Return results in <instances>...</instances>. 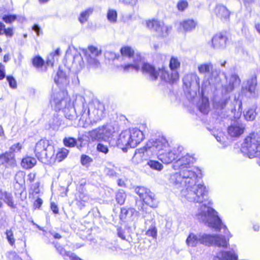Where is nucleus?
<instances>
[{"mask_svg":"<svg viewBox=\"0 0 260 260\" xmlns=\"http://www.w3.org/2000/svg\"><path fill=\"white\" fill-rule=\"evenodd\" d=\"M103 140L108 139L114 133V128L110 124L101 127Z\"/></svg>","mask_w":260,"mask_h":260,"instance_id":"nucleus-38","label":"nucleus"},{"mask_svg":"<svg viewBox=\"0 0 260 260\" xmlns=\"http://www.w3.org/2000/svg\"><path fill=\"white\" fill-rule=\"evenodd\" d=\"M82 51L90 68H97L100 67V63L98 57L102 53L100 49L95 46L90 45L87 49H82Z\"/></svg>","mask_w":260,"mask_h":260,"instance_id":"nucleus-11","label":"nucleus"},{"mask_svg":"<svg viewBox=\"0 0 260 260\" xmlns=\"http://www.w3.org/2000/svg\"><path fill=\"white\" fill-rule=\"evenodd\" d=\"M5 234L6 236V239L9 243V244L13 246L15 245V239L14 238L13 232L11 229H7L6 231Z\"/></svg>","mask_w":260,"mask_h":260,"instance_id":"nucleus-47","label":"nucleus"},{"mask_svg":"<svg viewBox=\"0 0 260 260\" xmlns=\"http://www.w3.org/2000/svg\"><path fill=\"white\" fill-rule=\"evenodd\" d=\"M135 212L134 208H126L123 207L121 209L120 214L119 215L120 219L121 220H125L128 217H131Z\"/></svg>","mask_w":260,"mask_h":260,"instance_id":"nucleus-40","label":"nucleus"},{"mask_svg":"<svg viewBox=\"0 0 260 260\" xmlns=\"http://www.w3.org/2000/svg\"><path fill=\"white\" fill-rule=\"evenodd\" d=\"M241 151L250 158L258 156L260 154V136L252 133L246 137L242 144Z\"/></svg>","mask_w":260,"mask_h":260,"instance_id":"nucleus-7","label":"nucleus"},{"mask_svg":"<svg viewBox=\"0 0 260 260\" xmlns=\"http://www.w3.org/2000/svg\"><path fill=\"white\" fill-rule=\"evenodd\" d=\"M128 131L131 137V148H135L144 140V134L141 131L136 128L129 129Z\"/></svg>","mask_w":260,"mask_h":260,"instance_id":"nucleus-19","label":"nucleus"},{"mask_svg":"<svg viewBox=\"0 0 260 260\" xmlns=\"http://www.w3.org/2000/svg\"><path fill=\"white\" fill-rule=\"evenodd\" d=\"M169 144L167 139L164 137H159L155 141H149L143 148L137 149L133 159L139 162L143 159H146V156H158L160 153L169 150Z\"/></svg>","mask_w":260,"mask_h":260,"instance_id":"nucleus-3","label":"nucleus"},{"mask_svg":"<svg viewBox=\"0 0 260 260\" xmlns=\"http://www.w3.org/2000/svg\"><path fill=\"white\" fill-rule=\"evenodd\" d=\"M6 79L11 88L15 89L17 87L16 81L12 76H8Z\"/></svg>","mask_w":260,"mask_h":260,"instance_id":"nucleus-55","label":"nucleus"},{"mask_svg":"<svg viewBox=\"0 0 260 260\" xmlns=\"http://www.w3.org/2000/svg\"><path fill=\"white\" fill-rule=\"evenodd\" d=\"M146 25L149 29L155 32L159 37H166L168 34L169 28L162 22L157 20H148Z\"/></svg>","mask_w":260,"mask_h":260,"instance_id":"nucleus-12","label":"nucleus"},{"mask_svg":"<svg viewBox=\"0 0 260 260\" xmlns=\"http://www.w3.org/2000/svg\"><path fill=\"white\" fill-rule=\"evenodd\" d=\"M84 64L82 55L79 53L76 54L73 58L72 67L77 71H80L84 67Z\"/></svg>","mask_w":260,"mask_h":260,"instance_id":"nucleus-29","label":"nucleus"},{"mask_svg":"<svg viewBox=\"0 0 260 260\" xmlns=\"http://www.w3.org/2000/svg\"><path fill=\"white\" fill-rule=\"evenodd\" d=\"M15 181L18 185L21 187L23 185L25 181V174L22 171H18L16 173L14 178Z\"/></svg>","mask_w":260,"mask_h":260,"instance_id":"nucleus-42","label":"nucleus"},{"mask_svg":"<svg viewBox=\"0 0 260 260\" xmlns=\"http://www.w3.org/2000/svg\"><path fill=\"white\" fill-rule=\"evenodd\" d=\"M226 40L225 36L220 34H216L212 38V46L216 49L224 48L226 46Z\"/></svg>","mask_w":260,"mask_h":260,"instance_id":"nucleus-21","label":"nucleus"},{"mask_svg":"<svg viewBox=\"0 0 260 260\" xmlns=\"http://www.w3.org/2000/svg\"><path fill=\"white\" fill-rule=\"evenodd\" d=\"M224 77L226 82L222 85V88L225 92L232 91L240 85L241 80L236 73H232L229 77L224 74Z\"/></svg>","mask_w":260,"mask_h":260,"instance_id":"nucleus-16","label":"nucleus"},{"mask_svg":"<svg viewBox=\"0 0 260 260\" xmlns=\"http://www.w3.org/2000/svg\"><path fill=\"white\" fill-rule=\"evenodd\" d=\"M147 164L152 169L158 171H161L163 169L162 165L157 160H149L147 161Z\"/></svg>","mask_w":260,"mask_h":260,"instance_id":"nucleus-46","label":"nucleus"},{"mask_svg":"<svg viewBox=\"0 0 260 260\" xmlns=\"http://www.w3.org/2000/svg\"><path fill=\"white\" fill-rule=\"evenodd\" d=\"M197 24V22L190 19L184 20L180 23V25L185 32L190 31L194 29Z\"/></svg>","mask_w":260,"mask_h":260,"instance_id":"nucleus-30","label":"nucleus"},{"mask_svg":"<svg viewBox=\"0 0 260 260\" xmlns=\"http://www.w3.org/2000/svg\"><path fill=\"white\" fill-rule=\"evenodd\" d=\"M247 84L246 89L251 94L254 93L257 85V79L255 74L247 80Z\"/></svg>","mask_w":260,"mask_h":260,"instance_id":"nucleus-33","label":"nucleus"},{"mask_svg":"<svg viewBox=\"0 0 260 260\" xmlns=\"http://www.w3.org/2000/svg\"><path fill=\"white\" fill-rule=\"evenodd\" d=\"M93 11V8L89 7L82 12L78 18L80 22L82 24L85 23L88 20L89 16L92 14Z\"/></svg>","mask_w":260,"mask_h":260,"instance_id":"nucleus-35","label":"nucleus"},{"mask_svg":"<svg viewBox=\"0 0 260 260\" xmlns=\"http://www.w3.org/2000/svg\"><path fill=\"white\" fill-rule=\"evenodd\" d=\"M7 258L9 260H21L19 256L15 252L10 251L7 254Z\"/></svg>","mask_w":260,"mask_h":260,"instance_id":"nucleus-59","label":"nucleus"},{"mask_svg":"<svg viewBox=\"0 0 260 260\" xmlns=\"http://www.w3.org/2000/svg\"><path fill=\"white\" fill-rule=\"evenodd\" d=\"M149 223H150L151 225L149 229L146 232V234L148 236H151L153 238H156L157 236V229L155 225V221L153 218L150 220H146V225L149 224Z\"/></svg>","mask_w":260,"mask_h":260,"instance_id":"nucleus-34","label":"nucleus"},{"mask_svg":"<svg viewBox=\"0 0 260 260\" xmlns=\"http://www.w3.org/2000/svg\"><path fill=\"white\" fill-rule=\"evenodd\" d=\"M143 202L152 208H156L157 206V202L155 198V194L150 191L146 193L142 199Z\"/></svg>","mask_w":260,"mask_h":260,"instance_id":"nucleus-24","label":"nucleus"},{"mask_svg":"<svg viewBox=\"0 0 260 260\" xmlns=\"http://www.w3.org/2000/svg\"><path fill=\"white\" fill-rule=\"evenodd\" d=\"M97 150L99 151L104 153L105 154H107L109 151L107 146L101 143H99L97 145Z\"/></svg>","mask_w":260,"mask_h":260,"instance_id":"nucleus-61","label":"nucleus"},{"mask_svg":"<svg viewBox=\"0 0 260 260\" xmlns=\"http://www.w3.org/2000/svg\"><path fill=\"white\" fill-rule=\"evenodd\" d=\"M129 138V132L128 131L122 132L117 140V145L122 149H124V147L126 148L128 147H131V143Z\"/></svg>","mask_w":260,"mask_h":260,"instance_id":"nucleus-20","label":"nucleus"},{"mask_svg":"<svg viewBox=\"0 0 260 260\" xmlns=\"http://www.w3.org/2000/svg\"><path fill=\"white\" fill-rule=\"evenodd\" d=\"M69 153V150L66 148L61 149L56 155V160L58 162L61 161L67 157Z\"/></svg>","mask_w":260,"mask_h":260,"instance_id":"nucleus-48","label":"nucleus"},{"mask_svg":"<svg viewBox=\"0 0 260 260\" xmlns=\"http://www.w3.org/2000/svg\"><path fill=\"white\" fill-rule=\"evenodd\" d=\"M0 199L3 200L10 208H16L11 193L0 189Z\"/></svg>","mask_w":260,"mask_h":260,"instance_id":"nucleus-28","label":"nucleus"},{"mask_svg":"<svg viewBox=\"0 0 260 260\" xmlns=\"http://www.w3.org/2000/svg\"><path fill=\"white\" fill-rule=\"evenodd\" d=\"M63 143L66 146L69 147H74L77 144L76 139L71 137L64 138Z\"/></svg>","mask_w":260,"mask_h":260,"instance_id":"nucleus-51","label":"nucleus"},{"mask_svg":"<svg viewBox=\"0 0 260 260\" xmlns=\"http://www.w3.org/2000/svg\"><path fill=\"white\" fill-rule=\"evenodd\" d=\"M214 235L200 234V244L206 246H213Z\"/></svg>","mask_w":260,"mask_h":260,"instance_id":"nucleus-32","label":"nucleus"},{"mask_svg":"<svg viewBox=\"0 0 260 260\" xmlns=\"http://www.w3.org/2000/svg\"><path fill=\"white\" fill-rule=\"evenodd\" d=\"M117 13L116 10L114 9H109L107 13V19L112 22L115 23L117 21Z\"/></svg>","mask_w":260,"mask_h":260,"instance_id":"nucleus-49","label":"nucleus"},{"mask_svg":"<svg viewBox=\"0 0 260 260\" xmlns=\"http://www.w3.org/2000/svg\"><path fill=\"white\" fill-rule=\"evenodd\" d=\"M199 175H196L193 170L183 172L181 174H176L171 179V184H168L175 192H180V197L190 202L204 203L210 207L211 201H208V192L206 186L201 183L197 184Z\"/></svg>","mask_w":260,"mask_h":260,"instance_id":"nucleus-1","label":"nucleus"},{"mask_svg":"<svg viewBox=\"0 0 260 260\" xmlns=\"http://www.w3.org/2000/svg\"><path fill=\"white\" fill-rule=\"evenodd\" d=\"M89 198L86 194L80 192L77 200L82 201L84 203H87L89 201Z\"/></svg>","mask_w":260,"mask_h":260,"instance_id":"nucleus-62","label":"nucleus"},{"mask_svg":"<svg viewBox=\"0 0 260 260\" xmlns=\"http://www.w3.org/2000/svg\"><path fill=\"white\" fill-rule=\"evenodd\" d=\"M54 82L58 85L67 83V79L66 73L62 71H58L56 75L54 77Z\"/></svg>","mask_w":260,"mask_h":260,"instance_id":"nucleus-41","label":"nucleus"},{"mask_svg":"<svg viewBox=\"0 0 260 260\" xmlns=\"http://www.w3.org/2000/svg\"><path fill=\"white\" fill-rule=\"evenodd\" d=\"M56 249L57 250V251L60 253V254H61L62 255H67V256H70V257L72 259V256H71L72 255V254H73V253H70L69 252H67L64 249V248L60 246H59L58 247L56 246Z\"/></svg>","mask_w":260,"mask_h":260,"instance_id":"nucleus-60","label":"nucleus"},{"mask_svg":"<svg viewBox=\"0 0 260 260\" xmlns=\"http://www.w3.org/2000/svg\"><path fill=\"white\" fill-rule=\"evenodd\" d=\"M126 199V194L123 190H119L116 194L117 202L120 205H123Z\"/></svg>","mask_w":260,"mask_h":260,"instance_id":"nucleus-50","label":"nucleus"},{"mask_svg":"<svg viewBox=\"0 0 260 260\" xmlns=\"http://www.w3.org/2000/svg\"><path fill=\"white\" fill-rule=\"evenodd\" d=\"M200 112L204 114H207L209 111V104L208 99L202 95L201 101L199 105Z\"/></svg>","mask_w":260,"mask_h":260,"instance_id":"nucleus-36","label":"nucleus"},{"mask_svg":"<svg viewBox=\"0 0 260 260\" xmlns=\"http://www.w3.org/2000/svg\"><path fill=\"white\" fill-rule=\"evenodd\" d=\"M198 72L200 74L204 75L205 77H209L211 79L214 78L218 73L213 69V64L211 62H205L200 64L198 67Z\"/></svg>","mask_w":260,"mask_h":260,"instance_id":"nucleus-18","label":"nucleus"},{"mask_svg":"<svg viewBox=\"0 0 260 260\" xmlns=\"http://www.w3.org/2000/svg\"><path fill=\"white\" fill-rule=\"evenodd\" d=\"M78 100H79L82 104V112H83L80 120H82L83 122L86 121L89 116L95 121L101 120L104 117L105 107L102 103L96 101L90 104L89 107L87 108L85 103V99L83 96H79Z\"/></svg>","mask_w":260,"mask_h":260,"instance_id":"nucleus-5","label":"nucleus"},{"mask_svg":"<svg viewBox=\"0 0 260 260\" xmlns=\"http://www.w3.org/2000/svg\"><path fill=\"white\" fill-rule=\"evenodd\" d=\"M148 190L149 189L143 187H139L135 189L136 193L139 195L141 199L144 197Z\"/></svg>","mask_w":260,"mask_h":260,"instance_id":"nucleus-54","label":"nucleus"},{"mask_svg":"<svg viewBox=\"0 0 260 260\" xmlns=\"http://www.w3.org/2000/svg\"><path fill=\"white\" fill-rule=\"evenodd\" d=\"M16 19V16L15 15H5L3 17V20L6 23H11Z\"/></svg>","mask_w":260,"mask_h":260,"instance_id":"nucleus-58","label":"nucleus"},{"mask_svg":"<svg viewBox=\"0 0 260 260\" xmlns=\"http://www.w3.org/2000/svg\"><path fill=\"white\" fill-rule=\"evenodd\" d=\"M213 246L226 248L229 245V239L226 240L225 236L222 235H214Z\"/></svg>","mask_w":260,"mask_h":260,"instance_id":"nucleus-25","label":"nucleus"},{"mask_svg":"<svg viewBox=\"0 0 260 260\" xmlns=\"http://www.w3.org/2000/svg\"><path fill=\"white\" fill-rule=\"evenodd\" d=\"M180 67V62L177 57L172 56L169 63V68L170 70H175L177 71V70Z\"/></svg>","mask_w":260,"mask_h":260,"instance_id":"nucleus-44","label":"nucleus"},{"mask_svg":"<svg viewBox=\"0 0 260 260\" xmlns=\"http://www.w3.org/2000/svg\"><path fill=\"white\" fill-rule=\"evenodd\" d=\"M200 234L195 235L191 233L187 237L186 243L188 246L195 247L198 243L200 244Z\"/></svg>","mask_w":260,"mask_h":260,"instance_id":"nucleus-31","label":"nucleus"},{"mask_svg":"<svg viewBox=\"0 0 260 260\" xmlns=\"http://www.w3.org/2000/svg\"><path fill=\"white\" fill-rule=\"evenodd\" d=\"M60 54V49L57 48L54 53H51L48 57L47 64L48 66H53L55 59L57 60V57Z\"/></svg>","mask_w":260,"mask_h":260,"instance_id":"nucleus-43","label":"nucleus"},{"mask_svg":"<svg viewBox=\"0 0 260 260\" xmlns=\"http://www.w3.org/2000/svg\"><path fill=\"white\" fill-rule=\"evenodd\" d=\"M228 102V98L220 100L218 103H214V106L219 109H223L225 107Z\"/></svg>","mask_w":260,"mask_h":260,"instance_id":"nucleus-53","label":"nucleus"},{"mask_svg":"<svg viewBox=\"0 0 260 260\" xmlns=\"http://www.w3.org/2000/svg\"><path fill=\"white\" fill-rule=\"evenodd\" d=\"M120 53L123 57H126L129 59L132 58L133 60V63H127L122 66L124 71H135L138 72L140 70L142 57L140 54L135 53L134 49L127 46L122 47L120 49Z\"/></svg>","mask_w":260,"mask_h":260,"instance_id":"nucleus-8","label":"nucleus"},{"mask_svg":"<svg viewBox=\"0 0 260 260\" xmlns=\"http://www.w3.org/2000/svg\"><path fill=\"white\" fill-rule=\"evenodd\" d=\"M101 128L99 127L89 132V136L92 141L103 140Z\"/></svg>","mask_w":260,"mask_h":260,"instance_id":"nucleus-39","label":"nucleus"},{"mask_svg":"<svg viewBox=\"0 0 260 260\" xmlns=\"http://www.w3.org/2000/svg\"><path fill=\"white\" fill-rule=\"evenodd\" d=\"M36 159L31 157H26L22 159L21 161V166L25 169L32 168L36 164Z\"/></svg>","mask_w":260,"mask_h":260,"instance_id":"nucleus-37","label":"nucleus"},{"mask_svg":"<svg viewBox=\"0 0 260 260\" xmlns=\"http://www.w3.org/2000/svg\"><path fill=\"white\" fill-rule=\"evenodd\" d=\"M159 76L162 81L170 84L176 83L179 79L178 71L170 70L169 71L165 68H159Z\"/></svg>","mask_w":260,"mask_h":260,"instance_id":"nucleus-17","label":"nucleus"},{"mask_svg":"<svg viewBox=\"0 0 260 260\" xmlns=\"http://www.w3.org/2000/svg\"><path fill=\"white\" fill-rule=\"evenodd\" d=\"M215 12L217 16L221 20H226L230 17V12L227 8L222 5H217Z\"/></svg>","mask_w":260,"mask_h":260,"instance_id":"nucleus-26","label":"nucleus"},{"mask_svg":"<svg viewBox=\"0 0 260 260\" xmlns=\"http://www.w3.org/2000/svg\"><path fill=\"white\" fill-rule=\"evenodd\" d=\"M209 85V82L208 80L204 81L200 86V92L202 95H203L206 90V87Z\"/></svg>","mask_w":260,"mask_h":260,"instance_id":"nucleus-63","label":"nucleus"},{"mask_svg":"<svg viewBox=\"0 0 260 260\" xmlns=\"http://www.w3.org/2000/svg\"><path fill=\"white\" fill-rule=\"evenodd\" d=\"M184 85L187 88H191L194 91V95L197 94V91L200 92V78L196 73L186 74L183 79Z\"/></svg>","mask_w":260,"mask_h":260,"instance_id":"nucleus-14","label":"nucleus"},{"mask_svg":"<svg viewBox=\"0 0 260 260\" xmlns=\"http://www.w3.org/2000/svg\"><path fill=\"white\" fill-rule=\"evenodd\" d=\"M195 161L194 158L186 154L183 155L182 151H181V155L176 161L173 164V168L174 170H179L178 171H175L170 173L167 177L168 184H171V180L172 178L176 174H181L183 172L193 170L196 172V175L201 174V171L198 168L195 167H190L189 165L193 164Z\"/></svg>","mask_w":260,"mask_h":260,"instance_id":"nucleus-6","label":"nucleus"},{"mask_svg":"<svg viewBox=\"0 0 260 260\" xmlns=\"http://www.w3.org/2000/svg\"><path fill=\"white\" fill-rule=\"evenodd\" d=\"M188 6V3L186 0H180L177 4V8L179 11H184Z\"/></svg>","mask_w":260,"mask_h":260,"instance_id":"nucleus-57","label":"nucleus"},{"mask_svg":"<svg viewBox=\"0 0 260 260\" xmlns=\"http://www.w3.org/2000/svg\"><path fill=\"white\" fill-rule=\"evenodd\" d=\"M0 199L3 200L10 208H16L11 193L0 189Z\"/></svg>","mask_w":260,"mask_h":260,"instance_id":"nucleus-27","label":"nucleus"},{"mask_svg":"<svg viewBox=\"0 0 260 260\" xmlns=\"http://www.w3.org/2000/svg\"><path fill=\"white\" fill-rule=\"evenodd\" d=\"M44 63L43 59L40 56H36L32 59V64L35 67H42Z\"/></svg>","mask_w":260,"mask_h":260,"instance_id":"nucleus-52","label":"nucleus"},{"mask_svg":"<svg viewBox=\"0 0 260 260\" xmlns=\"http://www.w3.org/2000/svg\"><path fill=\"white\" fill-rule=\"evenodd\" d=\"M244 127L239 124L235 123L230 125L228 128L229 135L232 137H238L244 132Z\"/></svg>","mask_w":260,"mask_h":260,"instance_id":"nucleus-22","label":"nucleus"},{"mask_svg":"<svg viewBox=\"0 0 260 260\" xmlns=\"http://www.w3.org/2000/svg\"><path fill=\"white\" fill-rule=\"evenodd\" d=\"M182 149V147H178L177 148H174L171 150L169 149L167 151L160 153L158 158L164 164H169L180 157Z\"/></svg>","mask_w":260,"mask_h":260,"instance_id":"nucleus-13","label":"nucleus"},{"mask_svg":"<svg viewBox=\"0 0 260 260\" xmlns=\"http://www.w3.org/2000/svg\"><path fill=\"white\" fill-rule=\"evenodd\" d=\"M34 152L39 160L46 162L54 155V147L48 140L42 139L36 143Z\"/></svg>","mask_w":260,"mask_h":260,"instance_id":"nucleus-9","label":"nucleus"},{"mask_svg":"<svg viewBox=\"0 0 260 260\" xmlns=\"http://www.w3.org/2000/svg\"><path fill=\"white\" fill-rule=\"evenodd\" d=\"M213 260H238V256L231 251L218 252Z\"/></svg>","mask_w":260,"mask_h":260,"instance_id":"nucleus-23","label":"nucleus"},{"mask_svg":"<svg viewBox=\"0 0 260 260\" xmlns=\"http://www.w3.org/2000/svg\"><path fill=\"white\" fill-rule=\"evenodd\" d=\"M92 161V159L88 155H82L81 157V162L83 166L88 165Z\"/></svg>","mask_w":260,"mask_h":260,"instance_id":"nucleus-56","label":"nucleus"},{"mask_svg":"<svg viewBox=\"0 0 260 260\" xmlns=\"http://www.w3.org/2000/svg\"><path fill=\"white\" fill-rule=\"evenodd\" d=\"M245 118L248 121H252L255 118L256 113L255 108L252 107L249 109L244 114Z\"/></svg>","mask_w":260,"mask_h":260,"instance_id":"nucleus-45","label":"nucleus"},{"mask_svg":"<svg viewBox=\"0 0 260 260\" xmlns=\"http://www.w3.org/2000/svg\"><path fill=\"white\" fill-rule=\"evenodd\" d=\"M196 216L199 221L216 231H220L222 228L223 229L224 234L227 236L228 239L232 237L227 226L222 223L217 212L211 207H208L205 204L202 206L199 213Z\"/></svg>","mask_w":260,"mask_h":260,"instance_id":"nucleus-4","label":"nucleus"},{"mask_svg":"<svg viewBox=\"0 0 260 260\" xmlns=\"http://www.w3.org/2000/svg\"><path fill=\"white\" fill-rule=\"evenodd\" d=\"M21 149L22 145L18 143L10 147L11 152L5 153L0 155V173L1 174H4L7 169L16 166V160L12 152H19Z\"/></svg>","mask_w":260,"mask_h":260,"instance_id":"nucleus-10","label":"nucleus"},{"mask_svg":"<svg viewBox=\"0 0 260 260\" xmlns=\"http://www.w3.org/2000/svg\"><path fill=\"white\" fill-rule=\"evenodd\" d=\"M77 97L74 104V107H71L70 99L63 91L54 92L50 101L55 110H64L65 117L69 120H73L75 117H81L82 104Z\"/></svg>","mask_w":260,"mask_h":260,"instance_id":"nucleus-2","label":"nucleus"},{"mask_svg":"<svg viewBox=\"0 0 260 260\" xmlns=\"http://www.w3.org/2000/svg\"><path fill=\"white\" fill-rule=\"evenodd\" d=\"M107 174L111 177H117L118 175V174L113 169H108Z\"/></svg>","mask_w":260,"mask_h":260,"instance_id":"nucleus-64","label":"nucleus"},{"mask_svg":"<svg viewBox=\"0 0 260 260\" xmlns=\"http://www.w3.org/2000/svg\"><path fill=\"white\" fill-rule=\"evenodd\" d=\"M140 69L142 73L151 81L156 80L159 75V69L156 70L152 64L144 62L142 58Z\"/></svg>","mask_w":260,"mask_h":260,"instance_id":"nucleus-15","label":"nucleus"}]
</instances>
